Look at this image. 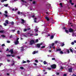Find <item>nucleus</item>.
Instances as JSON below:
<instances>
[{
	"instance_id": "obj_1",
	"label": "nucleus",
	"mask_w": 76,
	"mask_h": 76,
	"mask_svg": "<svg viewBox=\"0 0 76 76\" xmlns=\"http://www.w3.org/2000/svg\"><path fill=\"white\" fill-rule=\"evenodd\" d=\"M50 67H51L52 69H56V65L55 64H53L50 65Z\"/></svg>"
},
{
	"instance_id": "obj_22",
	"label": "nucleus",
	"mask_w": 76,
	"mask_h": 76,
	"mask_svg": "<svg viewBox=\"0 0 76 76\" xmlns=\"http://www.w3.org/2000/svg\"><path fill=\"white\" fill-rule=\"evenodd\" d=\"M4 32V30H0V33H3Z\"/></svg>"
},
{
	"instance_id": "obj_47",
	"label": "nucleus",
	"mask_w": 76,
	"mask_h": 76,
	"mask_svg": "<svg viewBox=\"0 0 76 76\" xmlns=\"http://www.w3.org/2000/svg\"><path fill=\"white\" fill-rule=\"evenodd\" d=\"M32 35H33V34H32V33L31 34H30V37H31V36H32Z\"/></svg>"
},
{
	"instance_id": "obj_45",
	"label": "nucleus",
	"mask_w": 76,
	"mask_h": 76,
	"mask_svg": "<svg viewBox=\"0 0 76 76\" xmlns=\"http://www.w3.org/2000/svg\"><path fill=\"white\" fill-rule=\"evenodd\" d=\"M1 46L2 47H4V46H5V45H4V44H3L1 45Z\"/></svg>"
},
{
	"instance_id": "obj_53",
	"label": "nucleus",
	"mask_w": 76,
	"mask_h": 76,
	"mask_svg": "<svg viewBox=\"0 0 76 76\" xmlns=\"http://www.w3.org/2000/svg\"><path fill=\"white\" fill-rule=\"evenodd\" d=\"M20 11H18V14H20Z\"/></svg>"
},
{
	"instance_id": "obj_42",
	"label": "nucleus",
	"mask_w": 76,
	"mask_h": 76,
	"mask_svg": "<svg viewBox=\"0 0 76 76\" xmlns=\"http://www.w3.org/2000/svg\"><path fill=\"white\" fill-rule=\"evenodd\" d=\"M38 42V39H37L36 40V42Z\"/></svg>"
},
{
	"instance_id": "obj_41",
	"label": "nucleus",
	"mask_w": 76,
	"mask_h": 76,
	"mask_svg": "<svg viewBox=\"0 0 76 76\" xmlns=\"http://www.w3.org/2000/svg\"><path fill=\"white\" fill-rule=\"evenodd\" d=\"M61 69L63 70V67L62 66H61Z\"/></svg>"
},
{
	"instance_id": "obj_14",
	"label": "nucleus",
	"mask_w": 76,
	"mask_h": 76,
	"mask_svg": "<svg viewBox=\"0 0 76 76\" xmlns=\"http://www.w3.org/2000/svg\"><path fill=\"white\" fill-rule=\"evenodd\" d=\"M69 2L72 5H73V4H74V3H72V0H70Z\"/></svg>"
},
{
	"instance_id": "obj_58",
	"label": "nucleus",
	"mask_w": 76,
	"mask_h": 76,
	"mask_svg": "<svg viewBox=\"0 0 76 76\" xmlns=\"http://www.w3.org/2000/svg\"><path fill=\"white\" fill-rule=\"evenodd\" d=\"M30 29H31V28H28L27 29V30H30Z\"/></svg>"
},
{
	"instance_id": "obj_33",
	"label": "nucleus",
	"mask_w": 76,
	"mask_h": 76,
	"mask_svg": "<svg viewBox=\"0 0 76 76\" xmlns=\"http://www.w3.org/2000/svg\"><path fill=\"white\" fill-rule=\"evenodd\" d=\"M47 69L48 70H51V68H48Z\"/></svg>"
},
{
	"instance_id": "obj_61",
	"label": "nucleus",
	"mask_w": 76,
	"mask_h": 76,
	"mask_svg": "<svg viewBox=\"0 0 76 76\" xmlns=\"http://www.w3.org/2000/svg\"><path fill=\"white\" fill-rule=\"evenodd\" d=\"M63 76H67V75H66V74H64L63 75Z\"/></svg>"
},
{
	"instance_id": "obj_15",
	"label": "nucleus",
	"mask_w": 76,
	"mask_h": 76,
	"mask_svg": "<svg viewBox=\"0 0 76 76\" xmlns=\"http://www.w3.org/2000/svg\"><path fill=\"white\" fill-rule=\"evenodd\" d=\"M72 37H76V33H73L72 34Z\"/></svg>"
},
{
	"instance_id": "obj_40",
	"label": "nucleus",
	"mask_w": 76,
	"mask_h": 76,
	"mask_svg": "<svg viewBox=\"0 0 76 76\" xmlns=\"http://www.w3.org/2000/svg\"><path fill=\"white\" fill-rule=\"evenodd\" d=\"M51 45L52 47H53V46H54V43H53L52 45Z\"/></svg>"
},
{
	"instance_id": "obj_31",
	"label": "nucleus",
	"mask_w": 76,
	"mask_h": 76,
	"mask_svg": "<svg viewBox=\"0 0 76 76\" xmlns=\"http://www.w3.org/2000/svg\"><path fill=\"white\" fill-rule=\"evenodd\" d=\"M43 63H44V64H47V62H46V61H44Z\"/></svg>"
},
{
	"instance_id": "obj_30",
	"label": "nucleus",
	"mask_w": 76,
	"mask_h": 76,
	"mask_svg": "<svg viewBox=\"0 0 76 76\" xmlns=\"http://www.w3.org/2000/svg\"><path fill=\"white\" fill-rule=\"evenodd\" d=\"M70 50L71 51V52L72 53H73V50H72V49L70 48Z\"/></svg>"
},
{
	"instance_id": "obj_28",
	"label": "nucleus",
	"mask_w": 76,
	"mask_h": 76,
	"mask_svg": "<svg viewBox=\"0 0 76 76\" xmlns=\"http://www.w3.org/2000/svg\"><path fill=\"white\" fill-rule=\"evenodd\" d=\"M64 45V43H62L61 46V47H63V46Z\"/></svg>"
},
{
	"instance_id": "obj_51",
	"label": "nucleus",
	"mask_w": 76,
	"mask_h": 76,
	"mask_svg": "<svg viewBox=\"0 0 76 76\" xmlns=\"http://www.w3.org/2000/svg\"><path fill=\"white\" fill-rule=\"evenodd\" d=\"M11 31H14L13 32H15V30H11Z\"/></svg>"
},
{
	"instance_id": "obj_55",
	"label": "nucleus",
	"mask_w": 76,
	"mask_h": 76,
	"mask_svg": "<svg viewBox=\"0 0 76 76\" xmlns=\"http://www.w3.org/2000/svg\"><path fill=\"white\" fill-rule=\"evenodd\" d=\"M59 72H57L56 73V75H59Z\"/></svg>"
},
{
	"instance_id": "obj_17",
	"label": "nucleus",
	"mask_w": 76,
	"mask_h": 76,
	"mask_svg": "<svg viewBox=\"0 0 76 76\" xmlns=\"http://www.w3.org/2000/svg\"><path fill=\"white\" fill-rule=\"evenodd\" d=\"M59 5L61 6V7H63V4H62V3H60L59 4Z\"/></svg>"
},
{
	"instance_id": "obj_3",
	"label": "nucleus",
	"mask_w": 76,
	"mask_h": 76,
	"mask_svg": "<svg viewBox=\"0 0 76 76\" xmlns=\"http://www.w3.org/2000/svg\"><path fill=\"white\" fill-rule=\"evenodd\" d=\"M21 48L20 49V50L21 51V52H22V51H24V47L22 46L20 47Z\"/></svg>"
},
{
	"instance_id": "obj_43",
	"label": "nucleus",
	"mask_w": 76,
	"mask_h": 76,
	"mask_svg": "<svg viewBox=\"0 0 76 76\" xmlns=\"http://www.w3.org/2000/svg\"><path fill=\"white\" fill-rule=\"evenodd\" d=\"M12 63H13V64H15V61H12Z\"/></svg>"
},
{
	"instance_id": "obj_18",
	"label": "nucleus",
	"mask_w": 76,
	"mask_h": 76,
	"mask_svg": "<svg viewBox=\"0 0 76 76\" xmlns=\"http://www.w3.org/2000/svg\"><path fill=\"white\" fill-rule=\"evenodd\" d=\"M5 23H7V24H9V21L7 20L5 21Z\"/></svg>"
},
{
	"instance_id": "obj_37",
	"label": "nucleus",
	"mask_w": 76,
	"mask_h": 76,
	"mask_svg": "<svg viewBox=\"0 0 76 76\" xmlns=\"http://www.w3.org/2000/svg\"><path fill=\"white\" fill-rule=\"evenodd\" d=\"M17 58H18V59H20V56H17Z\"/></svg>"
},
{
	"instance_id": "obj_9",
	"label": "nucleus",
	"mask_w": 76,
	"mask_h": 76,
	"mask_svg": "<svg viewBox=\"0 0 76 76\" xmlns=\"http://www.w3.org/2000/svg\"><path fill=\"white\" fill-rule=\"evenodd\" d=\"M21 21H22V22H21V23H24L25 22H26V21L24 20L23 19H21Z\"/></svg>"
},
{
	"instance_id": "obj_29",
	"label": "nucleus",
	"mask_w": 76,
	"mask_h": 76,
	"mask_svg": "<svg viewBox=\"0 0 76 76\" xmlns=\"http://www.w3.org/2000/svg\"><path fill=\"white\" fill-rule=\"evenodd\" d=\"M4 15L5 16L6 18L8 17V15H7L6 14H4Z\"/></svg>"
},
{
	"instance_id": "obj_6",
	"label": "nucleus",
	"mask_w": 76,
	"mask_h": 76,
	"mask_svg": "<svg viewBox=\"0 0 76 76\" xmlns=\"http://www.w3.org/2000/svg\"><path fill=\"white\" fill-rule=\"evenodd\" d=\"M9 52H10L12 54L13 53V49H10V50L9 51Z\"/></svg>"
},
{
	"instance_id": "obj_48",
	"label": "nucleus",
	"mask_w": 76,
	"mask_h": 76,
	"mask_svg": "<svg viewBox=\"0 0 76 76\" xmlns=\"http://www.w3.org/2000/svg\"><path fill=\"white\" fill-rule=\"evenodd\" d=\"M71 44L72 45H74V42H72Z\"/></svg>"
},
{
	"instance_id": "obj_16",
	"label": "nucleus",
	"mask_w": 76,
	"mask_h": 76,
	"mask_svg": "<svg viewBox=\"0 0 76 76\" xmlns=\"http://www.w3.org/2000/svg\"><path fill=\"white\" fill-rule=\"evenodd\" d=\"M7 1V0H1V2H2V3H3L4 1Z\"/></svg>"
},
{
	"instance_id": "obj_2",
	"label": "nucleus",
	"mask_w": 76,
	"mask_h": 76,
	"mask_svg": "<svg viewBox=\"0 0 76 76\" xmlns=\"http://www.w3.org/2000/svg\"><path fill=\"white\" fill-rule=\"evenodd\" d=\"M34 43H35V41L34 40H31L30 42V45H32Z\"/></svg>"
},
{
	"instance_id": "obj_35",
	"label": "nucleus",
	"mask_w": 76,
	"mask_h": 76,
	"mask_svg": "<svg viewBox=\"0 0 76 76\" xmlns=\"http://www.w3.org/2000/svg\"><path fill=\"white\" fill-rule=\"evenodd\" d=\"M5 13L6 14H7L8 13V12H7V11H5Z\"/></svg>"
},
{
	"instance_id": "obj_23",
	"label": "nucleus",
	"mask_w": 76,
	"mask_h": 76,
	"mask_svg": "<svg viewBox=\"0 0 76 76\" xmlns=\"http://www.w3.org/2000/svg\"><path fill=\"white\" fill-rule=\"evenodd\" d=\"M6 56L7 57H10V56H11V55L7 54V55Z\"/></svg>"
},
{
	"instance_id": "obj_52",
	"label": "nucleus",
	"mask_w": 76,
	"mask_h": 76,
	"mask_svg": "<svg viewBox=\"0 0 76 76\" xmlns=\"http://www.w3.org/2000/svg\"><path fill=\"white\" fill-rule=\"evenodd\" d=\"M14 65H15V64H14L12 63L11 64V66H13Z\"/></svg>"
},
{
	"instance_id": "obj_20",
	"label": "nucleus",
	"mask_w": 76,
	"mask_h": 76,
	"mask_svg": "<svg viewBox=\"0 0 76 76\" xmlns=\"http://www.w3.org/2000/svg\"><path fill=\"white\" fill-rule=\"evenodd\" d=\"M8 5H9V4H5L4 6H5V7H7V6H8Z\"/></svg>"
},
{
	"instance_id": "obj_7",
	"label": "nucleus",
	"mask_w": 76,
	"mask_h": 76,
	"mask_svg": "<svg viewBox=\"0 0 76 76\" xmlns=\"http://www.w3.org/2000/svg\"><path fill=\"white\" fill-rule=\"evenodd\" d=\"M61 49H60V48L57 49L56 50V52L57 51H61Z\"/></svg>"
},
{
	"instance_id": "obj_57",
	"label": "nucleus",
	"mask_w": 76,
	"mask_h": 76,
	"mask_svg": "<svg viewBox=\"0 0 76 76\" xmlns=\"http://www.w3.org/2000/svg\"><path fill=\"white\" fill-rule=\"evenodd\" d=\"M4 26H7V24L6 23H4Z\"/></svg>"
},
{
	"instance_id": "obj_27",
	"label": "nucleus",
	"mask_w": 76,
	"mask_h": 76,
	"mask_svg": "<svg viewBox=\"0 0 76 76\" xmlns=\"http://www.w3.org/2000/svg\"><path fill=\"white\" fill-rule=\"evenodd\" d=\"M60 54H64V53L62 51H61L60 52Z\"/></svg>"
},
{
	"instance_id": "obj_60",
	"label": "nucleus",
	"mask_w": 76,
	"mask_h": 76,
	"mask_svg": "<svg viewBox=\"0 0 76 76\" xmlns=\"http://www.w3.org/2000/svg\"><path fill=\"white\" fill-rule=\"evenodd\" d=\"M34 17H35V15H33L32 16L31 18H34Z\"/></svg>"
},
{
	"instance_id": "obj_39",
	"label": "nucleus",
	"mask_w": 76,
	"mask_h": 76,
	"mask_svg": "<svg viewBox=\"0 0 76 76\" xmlns=\"http://www.w3.org/2000/svg\"><path fill=\"white\" fill-rule=\"evenodd\" d=\"M58 42V41H56L55 42V44H57V43Z\"/></svg>"
},
{
	"instance_id": "obj_49",
	"label": "nucleus",
	"mask_w": 76,
	"mask_h": 76,
	"mask_svg": "<svg viewBox=\"0 0 76 76\" xmlns=\"http://www.w3.org/2000/svg\"><path fill=\"white\" fill-rule=\"evenodd\" d=\"M27 63H29L30 62V61H29V60H27Z\"/></svg>"
},
{
	"instance_id": "obj_56",
	"label": "nucleus",
	"mask_w": 76,
	"mask_h": 76,
	"mask_svg": "<svg viewBox=\"0 0 76 76\" xmlns=\"http://www.w3.org/2000/svg\"><path fill=\"white\" fill-rule=\"evenodd\" d=\"M7 43H10V41H7Z\"/></svg>"
},
{
	"instance_id": "obj_50",
	"label": "nucleus",
	"mask_w": 76,
	"mask_h": 76,
	"mask_svg": "<svg viewBox=\"0 0 76 76\" xmlns=\"http://www.w3.org/2000/svg\"><path fill=\"white\" fill-rule=\"evenodd\" d=\"M52 60H55V58H52Z\"/></svg>"
},
{
	"instance_id": "obj_4",
	"label": "nucleus",
	"mask_w": 76,
	"mask_h": 76,
	"mask_svg": "<svg viewBox=\"0 0 76 76\" xmlns=\"http://www.w3.org/2000/svg\"><path fill=\"white\" fill-rule=\"evenodd\" d=\"M40 47H41V46L40 45V44L38 43V44H37L36 45V47L37 48H39Z\"/></svg>"
},
{
	"instance_id": "obj_8",
	"label": "nucleus",
	"mask_w": 76,
	"mask_h": 76,
	"mask_svg": "<svg viewBox=\"0 0 76 76\" xmlns=\"http://www.w3.org/2000/svg\"><path fill=\"white\" fill-rule=\"evenodd\" d=\"M46 19L47 21H49L50 20V18L46 16L45 18Z\"/></svg>"
},
{
	"instance_id": "obj_62",
	"label": "nucleus",
	"mask_w": 76,
	"mask_h": 76,
	"mask_svg": "<svg viewBox=\"0 0 76 76\" xmlns=\"http://www.w3.org/2000/svg\"><path fill=\"white\" fill-rule=\"evenodd\" d=\"M27 31V29H24V31Z\"/></svg>"
},
{
	"instance_id": "obj_21",
	"label": "nucleus",
	"mask_w": 76,
	"mask_h": 76,
	"mask_svg": "<svg viewBox=\"0 0 76 76\" xmlns=\"http://www.w3.org/2000/svg\"><path fill=\"white\" fill-rule=\"evenodd\" d=\"M45 46H42L41 47V49H43V48H45Z\"/></svg>"
},
{
	"instance_id": "obj_12",
	"label": "nucleus",
	"mask_w": 76,
	"mask_h": 76,
	"mask_svg": "<svg viewBox=\"0 0 76 76\" xmlns=\"http://www.w3.org/2000/svg\"><path fill=\"white\" fill-rule=\"evenodd\" d=\"M37 18H34V22L35 23H37Z\"/></svg>"
},
{
	"instance_id": "obj_32",
	"label": "nucleus",
	"mask_w": 76,
	"mask_h": 76,
	"mask_svg": "<svg viewBox=\"0 0 76 76\" xmlns=\"http://www.w3.org/2000/svg\"><path fill=\"white\" fill-rule=\"evenodd\" d=\"M67 53H68V54H69L70 53V51H69V50H67Z\"/></svg>"
},
{
	"instance_id": "obj_19",
	"label": "nucleus",
	"mask_w": 76,
	"mask_h": 76,
	"mask_svg": "<svg viewBox=\"0 0 76 76\" xmlns=\"http://www.w3.org/2000/svg\"><path fill=\"white\" fill-rule=\"evenodd\" d=\"M54 38V35H52L50 37V39H53Z\"/></svg>"
},
{
	"instance_id": "obj_36",
	"label": "nucleus",
	"mask_w": 76,
	"mask_h": 76,
	"mask_svg": "<svg viewBox=\"0 0 76 76\" xmlns=\"http://www.w3.org/2000/svg\"><path fill=\"white\" fill-rule=\"evenodd\" d=\"M35 61L36 63H38V60H35Z\"/></svg>"
},
{
	"instance_id": "obj_64",
	"label": "nucleus",
	"mask_w": 76,
	"mask_h": 76,
	"mask_svg": "<svg viewBox=\"0 0 76 76\" xmlns=\"http://www.w3.org/2000/svg\"><path fill=\"white\" fill-rule=\"evenodd\" d=\"M74 42L75 43H76V40H74Z\"/></svg>"
},
{
	"instance_id": "obj_13",
	"label": "nucleus",
	"mask_w": 76,
	"mask_h": 76,
	"mask_svg": "<svg viewBox=\"0 0 76 76\" xmlns=\"http://www.w3.org/2000/svg\"><path fill=\"white\" fill-rule=\"evenodd\" d=\"M69 72H72V68H69Z\"/></svg>"
},
{
	"instance_id": "obj_63",
	"label": "nucleus",
	"mask_w": 76,
	"mask_h": 76,
	"mask_svg": "<svg viewBox=\"0 0 76 76\" xmlns=\"http://www.w3.org/2000/svg\"><path fill=\"white\" fill-rule=\"evenodd\" d=\"M6 51H9V48H7V50H6Z\"/></svg>"
},
{
	"instance_id": "obj_34",
	"label": "nucleus",
	"mask_w": 76,
	"mask_h": 76,
	"mask_svg": "<svg viewBox=\"0 0 76 76\" xmlns=\"http://www.w3.org/2000/svg\"><path fill=\"white\" fill-rule=\"evenodd\" d=\"M33 54H36V52L35 51H34L33 52Z\"/></svg>"
},
{
	"instance_id": "obj_59",
	"label": "nucleus",
	"mask_w": 76,
	"mask_h": 76,
	"mask_svg": "<svg viewBox=\"0 0 76 76\" xmlns=\"http://www.w3.org/2000/svg\"><path fill=\"white\" fill-rule=\"evenodd\" d=\"M48 52H49V53H51V50H49Z\"/></svg>"
},
{
	"instance_id": "obj_10",
	"label": "nucleus",
	"mask_w": 76,
	"mask_h": 76,
	"mask_svg": "<svg viewBox=\"0 0 76 76\" xmlns=\"http://www.w3.org/2000/svg\"><path fill=\"white\" fill-rule=\"evenodd\" d=\"M69 31L70 32H73V30L72 28H70L69 30Z\"/></svg>"
},
{
	"instance_id": "obj_38",
	"label": "nucleus",
	"mask_w": 76,
	"mask_h": 76,
	"mask_svg": "<svg viewBox=\"0 0 76 76\" xmlns=\"http://www.w3.org/2000/svg\"><path fill=\"white\" fill-rule=\"evenodd\" d=\"M14 23L13 22V21H12V22H11V25H14Z\"/></svg>"
},
{
	"instance_id": "obj_24",
	"label": "nucleus",
	"mask_w": 76,
	"mask_h": 76,
	"mask_svg": "<svg viewBox=\"0 0 76 76\" xmlns=\"http://www.w3.org/2000/svg\"><path fill=\"white\" fill-rule=\"evenodd\" d=\"M32 3L33 4H36V1H34L32 2Z\"/></svg>"
},
{
	"instance_id": "obj_25",
	"label": "nucleus",
	"mask_w": 76,
	"mask_h": 76,
	"mask_svg": "<svg viewBox=\"0 0 76 76\" xmlns=\"http://www.w3.org/2000/svg\"><path fill=\"white\" fill-rule=\"evenodd\" d=\"M20 69H24V68H23V67L22 66H21L20 67Z\"/></svg>"
},
{
	"instance_id": "obj_26",
	"label": "nucleus",
	"mask_w": 76,
	"mask_h": 76,
	"mask_svg": "<svg viewBox=\"0 0 76 76\" xmlns=\"http://www.w3.org/2000/svg\"><path fill=\"white\" fill-rule=\"evenodd\" d=\"M1 37H3V38H5V37H6V36H4V35H1Z\"/></svg>"
},
{
	"instance_id": "obj_46",
	"label": "nucleus",
	"mask_w": 76,
	"mask_h": 76,
	"mask_svg": "<svg viewBox=\"0 0 76 76\" xmlns=\"http://www.w3.org/2000/svg\"><path fill=\"white\" fill-rule=\"evenodd\" d=\"M23 63H26V61H23Z\"/></svg>"
},
{
	"instance_id": "obj_44",
	"label": "nucleus",
	"mask_w": 76,
	"mask_h": 76,
	"mask_svg": "<svg viewBox=\"0 0 76 76\" xmlns=\"http://www.w3.org/2000/svg\"><path fill=\"white\" fill-rule=\"evenodd\" d=\"M19 38H17V39H16V41H18V40H19Z\"/></svg>"
},
{
	"instance_id": "obj_54",
	"label": "nucleus",
	"mask_w": 76,
	"mask_h": 76,
	"mask_svg": "<svg viewBox=\"0 0 76 76\" xmlns=\"http://www.w3.org/2000/svg\"><path fill=\"white\" fill-rule=\"evenodd\" d=\"M17 33H18V34H19V33H20V31H17Z\"/></svg>"
},
{
	"instance_id": "obj_11",
	"label": "nucleus",
	"mask_w": 76,
	"mask_h": 76,
	"mask_svg": "<svg viewBox=\"0 0 76 76\" xmlns=\"http://www.w3.org/2000/svg\"><path fill=\"white\" fill-rule=\"evenodd\" d=\"M15 45H18L19 44L18 41H16L15 42Z\"/></svg>"
},
{
	"instance_id": "obj_5",
	"label": "nucleus",
	"mask_w": 76,
	"mask_h": 76,
	"mask_svg": "<svg viewBox=\"0 0 76 76\" xmlns=\"http://www.w3.org/2000/svg\"><path fill=\"white\" fill-rule=\"evenodd\" d=\"M63 25L64 26H63L62 29H65V31L66 32V33H67V29H66V28L65 27V26H64V24H63Z\"/></svg>"
}]
</instances>
